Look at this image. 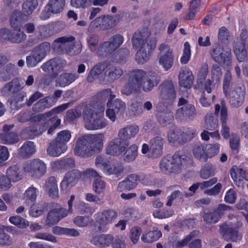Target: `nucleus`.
Wrapping results in <instances>:
<instances>
[{"instance_id":"nucleus-1","label":"nucleus","mask_w":248,"mask_h":248,"mask_svg":"<svg viewBox=\"0 0 248 248\" xmlns=\"http://www.w3.org/2000/svg\"><path fill=\"white\" fill-rule=\"evenodd\" d=\"M158 83L157 77L146 73L142 69L131 71L129 79L122 90V93L129 95L133 92H139L141 89L144 92L151 91Z\"/></svg>"},{"instance_id":"nucleus-2","label":"nucleus","mask_w":248,"mask_h":248,"mask_svg":"<svg viewBox=\"0 0 248 248\" xmlns=\"http://www.w3.org/2000/svg\"><path fill=\"white\" fill-rule=\"evenodd\" d=\"M105 108L102 106H87L83 111L85 127L90 130L105 127L108 121L103 117Z\"/></svg>"},{"instance_id":"nucleus-3","label":"nucleus","mask_w":248,"mask_h":248,"mask_svg":"<svg viewBox=\"0 0 248 248\" xmlns=\"http://www.w3.org/2000/svg\"><path fill=\"white\" fill-rule=\"evenodd\" d=\"M232 76L229 71L225 73L223 81V91L226 96L229 98L230 103L234 107L241 105L244 100L245 88L244 86L233 87L230 89Z\"/></svg>"},{"instance_id":"nucleus-4","label":"nucleus","mask_w":248,"mask_h":248,"mask_svg":"<svg viewBox=\"0 0 248 248\" xmlns=\"http://www.w3.org/2000/svg\"><path fill=\"white\" fill-rule=\"evenodd\" d=\"M133 46L135 47H140L136 55V61L140 64H143L150 58V53L155 48L156 42L154 41L152 44L149 45L141 35L140 32H136L132 37Z\"/></svg>"},{"instance_id":"nucleus-5","label":"nucleus","mask_w":248,"mask_h":248,"mask_svg":"<svg viewBox=\"0 0 248 248\" xmlns=\"http://www.w3.org/2000/svg\"><path fill=\"white\" fill-rule=\"evenodd\" d=\"M120 21V16L115 15L101 16L92 21L88 27V30L92 31L95 29L105 30L111 29L116 25Z\"/></svg>"},{"instance_id":"nucleus-6","label":"nucleus","mask_w":248,"mask_h":248,"mask_svg":"<svg viewBox=\"0 0 248 248\" xmlns=\"http://www.w3.org/2000/svg\"><path fill=\"white\" fill-rule=\"evenodd\" d=\"M159 52L157 60L160 65L165 71L170 69L173 64L174 54L169 45L161 44L158 47Z\"/></svg>"},{"instance_id":"nucleus-7","label":"nucleus","mask_w":248,"mask_h":248,"mask_svg":"<svg viewBox=\"0 0 248 248\" xmlns=\"http://www.w3.org/2000/svg\"><path fill=\"white\" fill-rule=\"evenodd\" d=\"M184 160L179 155L175 154L173 156H167L160 162V169L165 173L178 172L182 168Z\"/></svg>"},{"instance_id":"nucleus-8","label":"nucleus","mask_w":248,"mask_h":248,"mask_svg":"<svg viewBox=\"0 0 248 248\" xmlns=\"http://www.w3.org/2000/svg\"><path fill=\"white\" fill-rule=\"evenodd\" d=\"M50 46L48 43H43L35 47L27 57L26 63L29 67L35 66L46 57V53L50 50Z\"/></svg>"},{"instance_id":"nucleus-9","label":"nucleus","mask_w":248,"mask_h":248,"mask_svg":"<svg viewBox=\"0 0 248 248\" xmlns=\"http://www.w3.org/2000/svg\"><path fill=\"white\" fill-rule=\"evenodd\" d=\"M95 229L99 232H105L108 229L109 225L116 218L117 214L113 210H106L96 215Z\"/></svg>"},{"instance_id":"nucleus-10","label":"nucleus","mask_w":248,"mask_h":248,"mask_svg":"<svg viewBox=\"0 0 248 248\" xmlns=\"http://www.w3.org/2000/svg\"><path fill=\"white\" fill-rule=\"evenodd\" d=\"M24 173L33 177H40L46 172L45 164L39 159H34L27 162L24 166Z\"/></svg>"},{"instance_id":"nucleus-11","label":"nucleus","mask_w":248,"mask_h":248,"mask_svg":"<svg viewBox=\"0 0 248 248\" xmlns=\"http://www.w3.org/2000/svg\"><path fill=\"white\" fill-rule=\"evenodd\" d=\"M242 225L241 222L234 224L233 222H227L223 224L220 228V233L225 240L229 239L233 241L240 240L242 236L236 230Z\"/></svg>"},{"instance_id":"nucleus-12","label":"nucleus","mask_w":248,"mask_h":248,"mask_svg":"<svg viewBox=\"0 0 248 248\" xmlns=\"http://www.w3.org/2000/svg\"><path fill=\"white\" fill-rule=\"evenodd\" d=\"M248 51V34L246 31L242 32L240 38L235 43L234 52L240 62L243 61L246 58Z\"/></svg>"},{"instance_id":"nucleus-13","label":"nucleus","mask_w":248,"mask_h":248,"mask_svg":"<svg viewBox=\"0 0 248 248\" xmlns=\"http://www.w3.org/2000/svg\"><path fill=\"white\" fill-rule=\"evenodd\" d=\"M212 59L216 62L228 66L231 63V52L230 50H225L222 47L217 46L210 52Z\"/></svg>"},{"instance_id":"nucleus-14","label":"nucleus","mask_w":248,"mask_h":248,"mask_svg":"<svg viewBox=\"0 0 248 248\" xmlns=\"http://www.w3.org/2000/svg\"><path fill=\"white\" fill-rule=\"evenodd\" d=\"M96 166L108 174H116L122 170L121 166H116L110 162L107 161L101 156H98L95 159Z\"/></svg>"},{"instance_id":"nucleus-15","label":"nucleus","mask_w":248,"mask_h":248,"mask_svg":"<svg viewBox=\"0 0 248 248\" xmlns=\"http://www.w3.org/2000/svg\"><path fill=\"white\" fill-rule=\"evenodd\" d=\"M178 106H184L177 110L176 115L179 118L184 117H193L196 115V110L194 106L187 103V100L183 98L179 99Z\"/></svg>"},{"instance_id":"nucleus-16","label":"nucleus","mask_w":248,"mask_h":248,"mask_svg":"<svg viewBox=\"0 0 248 248\" xmlns=\"http://www.w3.org/2000/svg\"><path fill=\"white\" fill-rule=\"evenodd\" d=\"M85 136L92 153L99 152L102 149L105 139L103 134L87 135Z\"/></svg>"},{"instance_id":"nucleus-17","label":"nucleus","mask_w":248,"mask_h":248,"mask_svg":"<svg viewBox=\"0 0 248 248\" xmlns=\"http://www.w3.org/2000/svg\"><path fill=\"white\" fill-rule=\"evenodd\" d=\"M122 140L120 138H118L110 141L107 147L106 153L108 155H116L124 152L128 146V143L126 141L124 143Z\"/></svg>"},{"instance_id":"nucleus-18","label":"nucleus","mask_w":248,"mask_h":248,"mask_svg":"<svg viewBox=\"0 0 248 248\" xmlns=\"http://www.w3.org/2000/svg\"><path fill=\"white\" fill-rule=\"evenodd\" d=\"M124 42V38L122 35H115L105 42L100 49L101 51L106 53H111L119 47Z\"/></svg>"},{"instance_id":"nucleus-19","label":"nucleus","mask_w":248,"mask_h":248,"mask_svg":"<svg viewBox=\"0 0 248 248\" xmlns=\"http://www.w3.org/2000/svg\"><path fill=\"white\" fill-rule=\"evenodd\" d=\"M91 243L100 248L109 247L113 241V236L109 234L95 236V232L93 231L91 233Z\"/></svg>"},{"instance_id":"nucleus-20","label":"nucleus","mask_w":248,"mask_h":248,"mask_svg":"<svg viewBox=\"0 0 248 248\" xmlns=\"http://www.w3.org/2000/svg\"><path fill=\"white\" fill-rule=\"evenodd\" d=\"M74 152L76 155L81 157L88 156L92 153L85 136L78 139Z\"/></svg>"},{"instance_id":"nucleus-21","label":"nucleus","mask_w":248,"mask_h":248,"mask_svg":"<svg viewBox=\"0 0 248 248\" xmlns=\"http://www.w3.org/2000/svg\"><path fill=\"white\" fill-rule=\"evenodd\" d=\"M194 76L192 71L187 68L182 69L179 74V85L185 88H190L194 82Z\"/></svg>"},{"instance_id":"nucleus-22","label":"nucleus","mask_w":248,"mask_h":248,"mask_svg":"<svg viewBox=\"0 0 248 248\" xmlns=\"http://www.w3.org/2000/svg\"><path fill=\"white\" fill-rule=\"evenodd\" d=\"M189 134L182 133L181 131L176 130L170 131L168 134V140L170 142L173 143L175 142H181L185 140H190L194 137L195 132L193 130L189 131Z\"/></svg>"},{"instance_id":"nucleus-23","label":"nucleus","mask_w":248,"mask_h":248,"mask_svg":"<svg viewBox=\"0 0 248 248\" xmlns=\"http://www.w3.org/2000/svg\"><path fill=\"white\" fill-rule=\"evenodd\" d=\"M79 175L78 170H74L66 174L64 180L61 183V190L68 192L70 188L76 184V181Z\"/></svg>"},{"instance_id":"nucleus-24","label":"nucleus","mask_w":248,"mask_h":248,"mask_svg":"<svg viewBox=\"0 0 248 248\" xmlns=\"http://www.w3.org/2000/svg\"><path fill=\"white\" fill-rule=\"evenodd\" d=\"M75 38L73 36L62 37L58 38L55 40V43H60L58 46L60 48H64L65 52L70 55H75L80 52L79 50L77 51H72L75 46H74V40Z\"/></svg>"},{"instance_id":"nucleus-25","label":"nucleus","mask_w":248,"mask_h":248,"mask_svg":"<svg viewBox=\"0 0 248 248\" xmlns=\"http://www.w3.org/2000/svg\"><path fill=\"white\" fill-rule=\"evenodd\" d=\"M231 175L235 184L238 186H243L244 181H248L245 171L236 166H233L231 170Z\"/></svg>"},{"instance_id":"nucleus-26","label":"nucleus","mask_w":248,"mask_h":248,"mask_svg":"<svg viewBox=\"0 0 248 248\" xmlns=\"http://www.w3.org/2000/svg\"><path fill=\"white\" fill-rule=\"evenodd\" d=\"M24 175V167L21 168L17 166H13L9 168L7 170V176L10 182H17L20 180Z\"/></svg>"},{"instance_id":"nucleus-27","label":"nucleus","mask_w":248,"mask_h":248,"mask_svg":"<svg viewBox=\"0 0 248 248\" xmlns=\"http://www.w3.org/2000/svg\"><path fill=\"white\" fill-rule=\"evenodd\" d=\"M140 181L139 177L136 174H132L124 181L120 182L118 185V188L120 190L124 189L130 190L136 187Z\"/></svg>"},{"instance_id":"nucleus-28","label":"nucleus","mask_w":248,"mask_h":248,"mask_svg":"<svg viewBox=\"0 0 248 248\" xmlns=\"http://www.w3.org/2000/svg\"><path fill=\"white\" fill-rule=\"evenodd\" d=\"M137 125H130L122 128L119 132V137L122 140H128L135 137L139 132Z\"/></svg>"},{"instance_id":"nucleus-29","label":"nucleus","mask_w":248,"mask_h":248,"mask_svg":"<svg viewBox=\"0 0 248 248\" xmlns=\"http://www.w3.org/2000/svg\"><path fill=\"white\" fill-rule=\"evenodd\" d=\"M56 102V99L54 97L48 96L38 101L33 106V109L36 112L40 111L52 107Z\"/></svg>"},{"instance_id":"nucleus-30","label":"nucleus","mask_w":248,"mask_h":248,"mask_svg":"<svg viewBox=\"0 0 248 248\" xmlns=\"http://www.w3.org/2000/svg\"><path fill=\"white\" fill-rule=\"evenodd\" d=\"M229 209V207L228 206L225 204H220L219 205L217 211L205 214L203 217L204 219L207 223H216L220 217L219 212L226 211Z\"/></svg>"},{"instance_id":"nucleus-31","label":"nucleus","mask_w":248,"mask_h":248,"mask_svg":"<svg viewBox=\"0 0 248 248\" xmlns=\"http://www.w3.org/2000/svg\"><path fill=\"white\" fill-rule=\"evenodd\" d=\"M63 64L62 60L58 58L50 60L42 65V68L46 72H54L59 69Z\"/></svg>"},{"instance_id":"nucleus-32","label":"nucleus","mask_w":248,"mask_h":248,"mask_svg":"<svg viewBox=\"0 0 248 248\" xmlns=\"http://www.w3.org/2000/svg\"><path fill=\"white\" fill-rule=\"evenodd\" d=\"M67 145H62L55 140L47 148L48 154L52 156H59L67 150Z\"/></svg>"},{"instance_id":"nucleus-33","label":"nucleus","mask_w":248,"mask_h":248,"mask_svg":"<svg viewBox=\"0 0 248 248\" xmlns=\"http://www.w3.org/2000/svg\"><path fill=\"white\" fill-rule=\"evenodd\" d=\"M45 189L49 196L52 198L58 196V189L56 179L51 177L49 178L46 182Z\"/></svg>"},{"instance_id":"nucleus-34","label":"nucleus","mask_w":248,"mask_h":248,"mask_svg":"<svg viewBox=\"0 0 248 248\" xmlns=\"http://www.w3.org/2000/svg\"><path fill=\"white\" fill-rule=\"evenodd\" d=\"M65 3V0H49L46 9L50 10L53 14H59L63 10Z\"/></svg>"},{"instance_id":"nucleus-35","label":"nucleus","mask_w":248,"mask_h":248,"mask_svg":"<svg viewBox=\"0 0 248 248\" xmlns=\"http://www.w3.org/2000/svg\"><path fill=\"white\" fill-rule=\"evenodd\" d=\"M63 211V215H59L56 209H53L49 212L46 220V225L50 226L58 222L62 218L67 216V213Z\"/></svg>"},{"instance_id":"nucleus-36","label":"nucleus","mask_w":248,"mask_h":248,"mask_svg":"<svg viewBox=\"0 0 248 248\" xmlns=\"http://www.w3.org/2000/svg\"><path fill=\"white\" fill-rule=\"evenodd\" d=\"M23 87V83L21 84L19 79H15L6 84L3 88L2 92L4 94L8 93L9 92L14 93L20 90Z\"/></svg>"},{"instance_id":"nucleus-37","label":"nucleus","mask_w":248,"mask_h":248,"mask_svg":"<svg viewBox=\"0 0 248 248\" xmlns=\"http://www.w3.org/2000/svg\"><path fill=\"white\" fill-rule=\"evenodd\" d=\"M69 103H65L59 106L45 114L38 115L37 118V120L38 121H44L46 117H49L53 115L58 114L62 112L63 111L67 109L69 107Z\"/></svg>"},{"instance_id":"nucleus-38","label":"nucleus","mask_w":248,"mask_h":248,"mask_svg":"<svg viewBox=\"0 0 248 248\" xmlns=\"http://www.w3.org/2000/svg\"><path fill=\"white\" fill-rule=\"evenodd\" d=\"M78 78V76L76 74L64 73L60 75L57 81L61 86L65 87L74 82Z\"/></svg>"},{"instance_id":"nucleus-39","label":"nucleus","mask_w":248,"mask_h":248,"mask_svg":"<svg viewBox=\"0 0 248 248\" xmlns=\"http://www.w3.org/2000/svg\"><path fill=\"white\" fill-rule=\"evenodd\" d=\"M161 236V231L155 230L144 233L141 237V240L144 243H150L157 241Z\"/></svg>"},{"instance_id":"nucleus-40","label":"nucleus","mask_w":248,"mask_h":248,"mask_svg":"<svg viewBox=\"0 0 248 248\" xmlns=\"http://www.w3.org/2000/svg\"><path fill=\"white\" fill-rule=\"evenodd\" d=\"M193 154L195 158L202 162H206L205 146L201 143L195 144L193 147Z\"/></svg>"},{"instance_id":"nucleus-41","label":"nucleus","mask_w":248,"mask_h":248,"mask_svg":"<svg viewBox=\"0 0 248 248\" xmlns=\"http://www.w3.org/2000/svg\"><path fill=\"white\" fill-rule=\"evenodd\" d=\"M61 119L53 117L44 124L42 123L43 125L40 128L39 133H41L43 131H46L49 125L51 124L52 125L48 128L47 132L48 134H51L53 131L61 124Z\"/></svg>"},{"instance_id":"nucleus-42","label":"nucleus","mask_w":248,"mask_h":248,"mask_svg":"<svg viewBox=\"0 0 248 248\" xmlns=\"http://www.w3.org/2000/svg\"><path fill=\"white\" fill-rule=\"evenodd\" d=\"M14 30L12 32H10L9 40L13 43H18L25 40L26 35L21 31L17 26L13 28Z\"/></svg>"},{"instance_id":"nucleus-43","label":"nucleus","mask_w":248,"mask_h":248,"mask_svg":"<svg viewBox=\"0 0 248 248\" xmlns=\"http://www.w3.org/2000/svg\"><path fill=\"white\" fill-rule=\"evenodd\" d=\"M123 74L122 69L114 66L109 67L106 71L107 80L109 81H113L118 79Z\"/></svg>"},{"instance_id":"nucleus-44","label":"nucleus","mask_w":248,"mask_h":248,"mask_svg":"<svg viewBox=\"0 0 248 248\" xmlns=\"http://www.w3.org/2000/svg\"><path fill=\"white\" fill-rule=\"evenodd\" d=\"M52 231L56 235H66L71 236H77L79 235L78 231L75 229H68L59 226L53 227Z\"/></svg>"},{"instance_id":"nucleus-45","label":"nucleus","mask_w":248,"mask_h":248,"mask_svg":"<svg viewBox=\"0 0 248 248\" xmlns=\"http://www.w3.org/2000/svg\"><path fill=\"white\" fill-rule=\"evenodd\" d=\"M163 144V139L160 137L153 140L151 142L150 152H152L155 157L160 155Z\"/></svg>"},{"instance_id":"nucleus-46","label":"nucleus","mask_w":248,"mask_h":248,"mask_svg":"<svg viewBox=\"0 0 248 248\" xmlns=\"http://www.w3.org/2000/svg\"><path fill=\"white\" fill-rule=\"evenodd\" d=\"M35 152V146L34 143L31 141H28L25 143L20 149L21 155L28 157Z\"/></svg>"},{"instance_id":"nucleus-47","label":"nucleus","mask_w":248,"mask_h":248,"mask_svg":"<svg viewBox=\"0 0 248 248\" xmlns=\"http://www.w3.org/2000/svg\"><path fill=\"white\" fill-rule=\"evenodd\" d=\"M219 149L220 144L218 143L210 144L205 146L206 161L208 158H211L216 155L219 153Z\"/></svg>"},{"instance_id":"nucleus-48","label":"nucleus","mask_w":248,"mask_h":248,"mask_svg":"<svg viewBox=\"0 0 248 248\" xmlns=\"http://www.w3.org/2000/svg\"><path fill=\"white\" fill-rule=\"evenodd\" d=\"M211 75L212 82L215 84L218 83L222 76L221 69L218 64H213L211 70Z\"/></svg>"},{"instance_id":"nucleus-49","label":"nucleus","mask_w":248,"mask_h":248,"mask_svg":"<svg viewBox=\"0 0 248 248\" xmlns=\"http://www.w3.org/2000/svg\"><path fill=\"white\" fill-rule=\"evenodd\" d=\"M37 6L38 1L37 0H28L23 4V12L26 15H30Z\"/></svg>"},{"instance_id":"nucleus-50","label":"nucleus","mask_w":248,"mask_h":248,"mask_svg":"<svg viewBox=\"0 0 248 248\" xmlns=\"http://www.w3.org/2000/svg\"><path fill=\"white\" fill-rule=\"evenodd\" d=\"M104 70V66L103 65H97L93 67L91 70L87 77V80L89 82H92L98 78L99 75Z\"/></svg>"},{"instance_id":"nucleus-51","label":"nucleus","mask_w":248,"mask_h":248,"mask_svg":"<svg viewBox=\"0 0 248 248\" xmlns=\"http://www.w3.org/2000/svg\"><path fill=\"white\" fill-rule=\"evenodd\" d=\"M44 205L39 203L32 204L30 210V215L33 217H38L42 215L46 211Z\"/></svg>"},{"instance_id":"nucleus-52","label":"nucleus","mask_w":248,"mask_h":248,"mask_svg":"<svg viewBox=\"0 0 248 248\" xmlns=\"http://www.w3.org/2000/svg\"><path fill=\"white\" fill-rule=\"evenodd\" d=\"M191 57V49L189 44L186 42L184 45L183 54L180 58V62L182 64H186L189 61Z\"/></svg>"},{"instance_id":"nucleus-53","label":"nucleus","mask_w":248,"mask_h":248,"mask_svg":"<svg viewBox=\"0 0 248 248\" xmlns=\"http://www.w3.org/2000/svg\"><path fill=\"white\" fill-rule=\"evenodd\" d=\"M71 138V134L68 130H63L60 132L56 138L55 140L60 144L67 145Z\"/></svg>"},{"instance_id":"nucleus-54","label":"nucleus","mask_w":248,"mask_h":248,"mask_svg":"<svg viewBox=\"0 0 248 248\" xmlns=\"http://www.w3.org/2000/svg\"><path fill=\"white\" fill-rule=\"evenodd\" d=\"M221 108L220 111V120L221 121V124H227V121L228 120V112L227 109L225 106V103L224 101L221 102V106L220 107L219 105H216L215 106V113L218 114L219 113V110Z\"/></svg>"},{"instance_id":"nucleus-55","label":"nucleus","mask_w":248,"mask_h":248,"mask_svg":"<svg viewBox=\"0 0 248 248\" xmlns=\"http://www.w3.org/2000/svg\"><path fill=\"white\" fill-rule=\"evenodd\" d=\"M10 222L19 228L24 229L29 225V222L19 216H13L9 218Z\"/></svg>"},{"instance_id":"nucleus-56","label":"nucleus","mask_w":248,"mask_h":248,"mask_svg":"<svg viewBox=\"0 0 248 248\" xmlns=\"http://www.w3.org/2000/svg\"><path fill=\"white\" fill-rule=\"evenodd\" d=\"M138 154V147L136 145H131L125 152L124 159L127 161L135 160Z\"/></svg>"},{"instance_id":"nucleus-57","label":"nucleus","mask_w":248,"mask_h":248,"mask_svg":"<svg viewBox=\"0 0 248 248\" xmlns=\"http://www.w3.org/2000/svg\"><path fill=\"white\" fill-rule=\"evenodd\" d=\"M98 97L102 100L108 99L107 103V107L110 108L112 106V101L115 97V95L112 93L110 89L102 91L98 94Z\"/></svg>"},{"instance_id":"nucleus-58","label":"nucleus","mask_w":248,"mask_h":248,"mask_svg":"<svg viewBox=\"0 0 248 248\" xmlns=\"http://www.w3.org/2000/svg\"><path fill=\"white\" fill-rule=\"evenodd\" d=\"M0 140L5 144H13L18 141V138L16 134L12 133L0 135Z\"/></svg>"},{"instance_id":"nucleus-59","label":"nucleus","mask_w":248,"mask_h":248,"mask_svg":"<svg viewBox=\"0 0 248 248\" xmlns=\"http://www.w3.org/2000/svg\"><path fill=\"white\" fill-rule=\"evenodd\" d=\"M142 230L139 227H132L130 231L129 238L131 242L135 244H137L139 240L141 234Z\"/></svg>"},{"instance_id":"nucleus-60","label":"nucleus","mask_w":248,"mask_h":248,"mask_svg":"<svg viewBox=\"0 0 248 248\" xmlns=\"http://www.w3.org/2000/svg\"><path fill=\"white\" fill-rule=\"evenodd\" d=\"M215 174V169L210 165L205 166L201 170V177L204 179H206Z\"/></svg>"},{"instance_id":"nucleus-61","label":"nucleus","mask_w":248,"mask_h":248,"mask_svg":"<svg viewBox=\"0 0 248 248\" xmlns=\"http://www.w3.org/2000/svg\"><path fill=\"white\" fill-rule=\"evenodd\" d=\"M218 124L217 119H214L211 115H207L205 119V127L209 130L215 129Z\"/></svg>"},{"instance_id":"nucleus-62","label":"nucleus","mask_w":248,"mask_h":248,"mask_svg":"<svg viewBox=\"0 0 248 248\" xmlns=\"http://www.w3.org/2000/svg\"><path fill=\"white\" fill-rule=\"evenodd\" d=\"M91 222V219L86 217L78 216L74 219V223L80 227H86L89 225Z\"/></svg>"},{"instance_id":"nucleus-63","label":"nucleus","mask_w":248,"mask_h":248,"mask_svg":"<svg viewBox=\"0 0 248 248\" xmlns=\"http://www.w3.org/2000/svg\"><path fill=\"white\" fill-rule=\"evenodd\" d=\"M77 212L79 213H89L92 214L94 211V209L90 207L87 204L82 202L76 206Z\"/></svg>"},{"instance_id":"nucleus-64","label":"nucleus","mask_w":248,"mask_h":248,"mask_svg":"<svg viewBox=\"0 0 248 248\" xmlns=\"http://www.w3.org/2000/svg\"><path fill=\"white\" fill-rule=\"evenodd\" d=\"M93 188L96 193L100 194L104 191L105 184L99 177L96 178L94 181Z\"/></svg>"}]
</instances>
